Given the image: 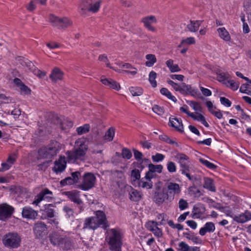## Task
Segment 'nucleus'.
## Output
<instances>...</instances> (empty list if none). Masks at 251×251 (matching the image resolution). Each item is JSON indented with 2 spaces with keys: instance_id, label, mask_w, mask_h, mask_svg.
Masks as SVG:
<instances>
[{
  "instance_id": "5",
  "label": "nucleus",
  "mask_w": 251,
  "mask_h": 251,
  "mask_svg": "<svg viewBox=\"0 0 251 251\" xmlns=\"http://www.w3.org/2000/svg\"><path fill=\"white\" fill-rule=\"evenodd\" d=\"M59 149L57 144L51 146L42 147L38 150L37 158L38 160L50 159L57 154Z\"/></svg>"
},
{
  "instance_id": "22",
  "label": "nucleus",
  "mask_w": 251,
  "mask_h": 251,
  "mask_svg": "<svg viewBox=\"0 0 251 251\" xmlns=\"http://www.w3.org/2000/svg\"><path fill=\"white\" fill-rule=\"evenodd\" d=\"M66 167V163L65 158H60L58 161L54 162V166L53 168V171L56 174L62 173Z\"/></svg>"
},
{
  "instance_id": "7",
  "label": "nucleus",
  "mask_w": 251,
  "mask_h": 251,
  "mask_svg": "<svg viewBox=\"0 0 251 251\" xmlns=\"http://www.w3.org/2000/svg\"><path fill=\"white\" fill-rule=\"evenodd\" d=\"M49 21L53 26H56L60 29H65L73 25V22L67 17L60 18L53 15H50Z\"/></svg>"
},
{
  "instance_id": "23",
  "label": "nucleus",
  "mask_w": 251,
  "mask_h": 251,
  "mask_svg": "<svg viewBox=\"0 0 251 251\" xmlns=\"http://www.w3.org/2000/svg\"><path fill=\"white\" fill-rule=\"evenodd\" d=\"M95 0H81L79 6V13L83 16L86 17V8L91 5Z\"/></svg>"
},
{
  "instance_id": "38",
  "label": "nucleus",
  "mask_w": 251,
  "mask_h": 251,
  "mask_svg": "<svg viewBox=\"0 0 251 251\" xmlns=\"http://www.w3.org/2000/svg\"><path fill=\"white\" fill-rule=\"evenodd\" d=\"M146 58L147 61L145 64L147 67H152L156 62V58L154 54H148L146 55Z\"/></svg>"
},
{
  "instance_id": "36",
  "label": "nucleus",
  "mask_w": 251,
  "mask_h": 251,
  "mask_svg": "<svg viewBox=\"0 0 251 251\" xmlns=\"http://www.w3.org/2000/svg\"><path fill=\"white\" fill-rule=\"evenodd\" d=\"M73 126V122L68 119H64L60 121V127L62 130H67Z\"/></svg>"
},
{
  "instance_id": "61",
  "label": "nucleus",
  "mask_w": 251,
  "mask_h": 251,
  "mask_svg": "<svg viewBox=\"0 0 251 251\" xmlns=\"http://www.w3.org/2000/svg\"><path fill=\"white\" fill-rule=\"evenodd\" d=\"M179 208L180 210H183L187 208L188 206V203L186 201L181 199L178 202Z\"/></svg>"
},
{
  "instance_id": "30",
  "label": "nucleus",
  "mask_w": 251,
  "mask_h": 251,
  "mask_svg": "<svg viewBox=\"0 0 251 251\" xmlns=\"http://www.w3.org/2000/svg\"><path fill=\"white\" fill-rule=\"evenodd\" d=\"M190 117L192 118L194 120L201 122L205 127H209V125L206 121L204 117L201 114L198 112H195L194 113H192Z\"/></svg>"
},
{
  "instance_id": "32",
  "label": "nucleus",
  "mask_w": 251,
  "mask_h": 251,
  "mask_svg": "<svg viewBox=\"0 0 251 251\" xmlns=\"http://www.w3.org/2000/svg\"><path fill=\"white\" fill-rule=\"evenodd\" d=\"M122 68H126L130 70H121L122 73L125 72L128 74H130L132 75H135L137 73V70L136 68L133 67L129 63H124L122 64Z\"/></svg>"
},
{
  "instance_id": "37",
  "label": "nucleus",
  "mask_w": 251,
  "mask_h": 251,
  "mask_svg": "<svg viewBox=\"0 0 251 251\" xmlns=\"http://www.w3.org/2000/svg\"><path fill=\"white\" fill-rule=\"evenodd\" d=\"M10 190L12 193L17 195L18 196H20L26 192V189L21 186H11Z\"/></svg>"
},
{
  "instance_id": "33",
  "label": "nucleus",
  "mask_w": 251,
  "mask_h": 251,
  "mask_svg": "<svg viewBox=\"0 0 251 251\" xmlns=\"http://www.w3.org/2000/svg\"><path fill=\"white\" fill-rule=\"evenodd\" d=\"M217 31L219 36L224 40L228 41L230 40V36L225 27L219 28Z\"/></svg>"
},
{
  "instance_id": "42",
  "label": "nucleus",
  "mask_w": 251,
  "mask_h": 251,
  "mask_svg": "<svg viewBox=\"0 0 251 251\" xmlns=\"http://www.w3.org/2000/svg\"><path fill=\"white\" fill-rule=\"evenodd\" d=\"M129 91L133 96H141L143 93V90L141 87H131L129 88Z\"/></svg>"
},
{
  "instance_id": "12",
  "label": "nucleus",
  "mask_w": 251,
  "mask_h": 251,
  "mask_svg": "<svg viewBox=\"0 0 251 251\" xmlns=\"http://www.w3.org/2000/svg\"><path fill=\"white\" fill-rule=\"evenodd\" d=\"M231 214H227V215L230 216L234 221L238 223H244L250 220H251V212L246 210L244 213H242L238 215H235L231 213Z\"/></svg>"
},
{
  "instance_id": "27",
  "label": "nucleus",
  "mask_w": 251,
  "mask_h": 251,
  "mask_svg": "<svg viewBox=\"0 0 251 251\" xmlns=\"http://www.w3.org/2000/svg\"><path fill=\"white\" fill-rule=\"evenodd\" d=\"M203 21L201 20H197V21H192L190 20V24L187 25V28L188 30L190 32H195L197 31L199 29V28Z\"/></svg>"
},
{
  "instance_id": "6",
  "label": "nucleus",
  "mask_w": 251,
  "mask_h": 251,
  "mask_svg": "<svg viewBox=\"0 0 251 251\" xmlns=\"http://www.w3.org/2000/svg\"><path fill=\"white\" fill-rule=\"evenodd\" d=\"M21 239L16 232L6 234L2 239V242L5 247L12 249L17 248L20 246Z\"/></svg>"
},
{
  "instance_id": "41",
  "label": "nucleus",
  "mask_w": 251,
  "mask_h": 251,
  "mask_svg": "<svg viewBox=\"0 0 251 251\" xmlns=\"http://www.w3.org/2000/svg\"><path fill=\"white\" fill-rule=\"evenodd\" d=\"M72 247V244L70 240L66 237L62 241L61 245L59 246V247L64 250H68L71 249Z\"/></svg>"
},
{
  "instance_id": "2",
  "label": "nucleus",
  "mask_w": 251,
  "mask_h": 251,
  "mask_svg": "<svg viewBox=\"0 0 251 251\" xmlns=\"http://www.w3.org/2000/svg\"><path fill=\"white\" fill-rule=\"evenodd\" d=\"M106 239L109 245V249L111 251H121L122 245V235L121 231L118 229L112 228L107 232Z\"/></svg>"
},
{
  "instance_id": "8",
  "label": "nucleus",
  "mask_w": 251,
  "mask_h": 251,
  "mask_svg": "<svg viewBox=\"0 0 251 251\" xmlns=\"http://www.w3.org/2000/svg\"><path fill=\"white\" fill-rule=\"evenodd\" d=\"M96 177L92 173H85L82 176V181L78 185V188L84 191H87L94 187Z\"/></svg>"
},
{
  "instance_id": "59",
  "label": "nucleus",
  "mask_w": 251,
  "mask_h": 251,
  "mask_svg": "<svg viewBox=\"0 0 251 251\" xmlns=\"http://www.w3.org/2000/svg\"><path fill=\"white\" fill-rule=\"evenodd\" d=\"M71 177L72 179L75 181V182L76 183L78 182L79 179L81 176V173L80 172L76 171L74 172H72L71 174Z\"/></svg>"
},
{
  "instance_id": "26",
  "label": "nucleus",
  "mask_w": 251,
  "mask_h": 251,
  "mask_svg": "<svg viewBox=\"0 0 251 251\" xmlns=\"http://www.w3.org/2000/svg\"><path fill=\"white\" fill-rule=\"evenodd\" d=\"M101 82L108 87L116 90H119L121 88L120 84L112 79H101Z\"/></svg>"
},
{
  "instance_id": "62",
  "label": "nucleus",
  "mask_w": 251,
  "mask_h": 251,
  "mask_svg": "<svg viewBox=\"0 0 251 251\" xmlns=\"http://www.w3.org/2000/svg\"><path fill=\"white\" fill-rule=\"evenodd\" d=\"M51 160H48L37 165L38 170H45L49 166V164Z\"/></svg>"
},
{
  "instance_id": "50",
  "label": "nucleus",
  "mask_w": 251,
  "mask_h": 251,
  "mask_svg": "<svg viewBox=\"0 0 251 251\" xmlns=\"http://www.w3.org/2000/svg\"><path fill=\"white\" fill-rule=\"evenodd\" d=\"M61 186H64L67 185H72L76 183L71 176L67 177L61 180L60 182Z\"/></svg>"
},
{
  "instance_id": "56",
  "label": "nucleus",
  "mask_w": 251,
  "mask_h": 251,
  "mask_svg": "<svg viewBox=\"0 0 251 251\" xmlns=\"http://www.w3.org/2000/svg\"><path fill=\"white\" fill-rule=\"evenodd\" d=\"M139 185L144 188L151 189L152 187V183L151 181L146 182L143 180V178L141 179L139 183Z\"/></svg>"
},
{
  "instance_id": "54",
  "label": "nucleus",
  "mask_w": 251,
  "mask_h": 251,
  "mask_svg": "<svg viewBox=\"0 0 251 251\" xmlns=\"http://www.w3.org/2000/svg\"><path fill=\"white\" fill-rule=\"evenodd\" d=\"M192 87L190 85H187L185 83L181 84L180 93L182 94H188L190 90H191Z\"/></svg>"
},
{
  "instance_id": "47",
  "label": "nucleus",
  "mask_w": 251,
  "mask_h": 251,
  "mask_svg": "<svg viewBox=\"0 0 251 251\" xmlns=\"http://www.w3.org/2000/svg\"><path fill=\"white\" fill-rule=\"evenodd\" d=\"M244 7L248 14V20L251 21V12L249 13V11L251 10V1L250 0L245 1L244 2Z\"/></svg>"
},
{
  "instance_id": "29",
  "label": "nucleus",
  "mask_w": 251,
  "mask_h": 251,
  "mask_svg": "<svg viewBox=\"0 0 251 251\" xmlns=\"http://www.w3.org/2000/svg\"><path fill=\"white\" fill-rule=\"evenodd\" d=\"M129 199L133 201H138L141 199V195L137 190L130 187L129 191Z\"/></svg>"
},
{
  "instance_id": "4",
  "label": "nucleus",
  "mask_w": 251,
  "mask_h": 251,
  "mask_svg": "<svg viewBox=\"0 0 251 251\" xmlns=\"http://www.w3.org/2000/svg\"><path fill=\"white\" fill-rule=\"evenodd\" d=\"M175 158L179 165L181 174L185 175L190 180H192L193 177L190 175V161L189 156L184 153L177 152Z\"/></svg>"
},
{
  "instance_id": "35",
  "label": "nucleus",
  "mask_w": 251,
  "mask_h": 251,
  "mask_svg": "<svg viewBox=\"0 0 251 251\" xmlns=\"http://www.w3.org/2000/svg\"><path fill=\"white\" fill-rule=\"evenodd\" d=\"M53 205L51 204L45 205L44 210V214L48 218H53L54 216V210L53 208Z\"/></svg>"
},
{
  "instance_id": "48",
  "label": "nucleus",
  "mask_w": 251,
  "mask_h": 251,
  "mask_svg": "<svg viewBox=\"0 0 251 251\" xmlns=\"http://www.w3.org/2000/svg\"><path fill=\"white\" fill-rule=\"evenodd\" d=\"M89 125L88 124H85L83 126L77 127L76 129V131L78 134L81 135L88 132L89 130Z\"/></svg>"
},
{
  "instance_id": "46",
  "label": "nucleus",
  "mask_w": 251,
  "mask_h": 251,
  "mask_svg": "<svg viewBox=\"0 0 251 251\" xmlns=\"http://www.w3.org/2000/svg\"><path fill=\"white\" fill-rule=\"evenodd\" d=\"M156 73L154 71H151L149 74V81L153 87L157 86V82L155 80L156 77Z\"/></svg>"
},
{
  "instance_id": "28",
  "label": "nucleus",
  "mask_w": 251,
  "mask_h": 251,
  "mask_svg": "<svg viewBox=\"0 0 251 251\" xmlns=\"http://www.w3.org/2000/svg\"><path fill=\"white\" fill-rule=\"evenodd\" d=\"M101 3V1L100 0H95L91 5L88 6L86 8V16H87V12H92L93 13L98 12L100 9Z\"/></svg>"
},
{
  "instance_id": "3",
  "label": "nucleus",
  "mask_w": 251,
  "mask_h": 251,
  "mask_svg": "<svg viewBox=\"0 0 251 251\" xmlns=\"http://www.w3.org/2000/svg\"><path fill=\"white\" fill-rule=\"evenodd\" d=\"M87 150V146L84 143H80L78 147L68 151L66 154L69 162L75 163L84 160Z\"/></svg>"
},
{
  "instance_id": "19",
  "label": "nucleus",
  "mask_w": 251,
  "mask_h": 251,
  "mask_svg": "<svg viewBox=\"0 0 251 251\" xmlns=\"http://www.w3.org/2000/svg\"><path fill=\"white\" fill-rule=\"evenodd\" d=\"M66 236L61 235L59 232H54L50 235V240L54 246L59 247Z\"/></svg>"
},
{
  "instance_id": "15",
  "label": "nucleus",
  "mask_w": 251,
  "mask_h": 251,
  "mask_svg": "<svg viewBox=\"0 0 251 251\" xmlns=\"http://www.w3.org/2000/svg\"><path fill=\"white\" fill-rule=\"evenodd\" d=\"M63 194L66 196L72 201L80 205L82 203V201L80 198V192L76 190L64 192Z\"/></svg>"
},
{
  "instance_id": "40",
  "label": "nucleus",
  "mask_w": 251,
  "mask_h": 251,
  "mask_svg": "<svg viewBox=\"0 0 251 251\" xmlns=\"http://www.w3.org/2000/svg\"><path fill=\"white\" fill-rule=\"evenodd\" d=\"M161 94L166 96L169 99L171 100L174 102H176L177 100L176 97L172 95L171 92L166 88H162L160 90Z\"/></svg>"
},
{
  "instance_id": "64",
  "label": "nucleus",
  "mask_w": 251,
  "mask_h": 251,
  "mask_svg": "<svg viewBox=\"0 0 251 251\" xmlns=\"http://www.w3.org/2000/svg\"><path fill=\"white\" fill-rule=\"evenodd\" d=\"M228 77V75L224 73L217 74V79L219 81L222 82L226 80Z\"/></svg>"
},
{
  "instance_id": "21",
  "label": "nucleus",
  "mask_w": 251,
  "mask_h": 251,
  "mask_svg": "<svg viewBox=\"0 0 251 251\" xmlns=\"http://www.w3.org/2000/svg\"><path fill=\"white\" fill-rule=\"evenodd\" d=\"M64 73L58 68H54L50 75V79L53 82L62 80L63 78Z\"/></svg>"
},
{
  "instance_id": "17",
  "label": "nucleus",
  "mask_w": 251,
  "mask_h": 251,
  "mask_svg": "<svg viewBox=\"0 0 251 251\" xmlns=\"http://www.w3.org/2000/svg\"><path fill=\"white\" fill-rule=\"evenodd\" d=\"M158 224L157 222L153 221H149L146 224V227L151 231L154 235L157 237H160L162 235L161 230L158 227Z\"/></svg>"
},
{
  "instance_id": "57",
  "label": "nucleus",
  "mask_w": 251,
  "mask_h": 251,
  "mask_svg": "<svg viewBox=\"0 0 251 251\" xmlns=\"http://www.w3.org/2000/svg\"><path fill=\"white\" fill-rule=\"evenodd\" d=\"M189 104L194 110L198 111L199 112H201L202 111V107L199 103L193 101H190L189 102Z\"/></svg>"
},
{
  "instance_id": "14",
  "label": "nucleus",
  "mask_w": 251,
  "mask_h": 251,
  "mask_svg": "<svg viewBox=\"0 0 251 251\" xmlns=\"http://www.w3.org/2000/svg\"><path fill=\"white\" fill-rule=\"evenodd\" d=\"M14 208L6 204H3L0 206V218L1 220H5L9 218L12 214Z\"/></svg>"
},
{
  "instance_id": "25",
  "label": "nucleus",
  "mask_w": 251,
  "mask_h": 251,
  "mask_svg": "<svg viewBox=\"0 0 251 251\" xmlns=\"http://www.w3.org/2000/svg\"><path fill=\"white\" fill-rule=\"evenodd\" d=\"M215 230V225L212 222L206 223L204 226L201 228L199 231V233L201 236H204L206 232H213Z\"/></svg>"
},
{
  "instance_id": "18",
  "label": "nucleus",
  "mask_w": 251,
  "mask_h": 251,
  "mask_svg": "<svg viewBox=\"0 0 251 251\" xmlns=\"http://www.w3.org/2000/svg\"><path fill=\"white\" fill-rule=\"evenodd\" d=\"M205 212V208L202 204L195 205L192 211V218L198 219L202 218Z\"/></svg>"
},
{
  "instance_id": "31",
  "label": "nucleus",
  "mask_w": 251,
  "mask_h": 251,
  "mask_svg": "<svg viewBox=\"0 0 251 251\" xmlns=\"http://www.w3.org/2000/svg\"><path fill=\"white\" fill-rule=\"evenodd\" d=\"M204 181L203 187L204 188L211 192H214L216 191V188L212 179L208 177H204Z\"/></svg>"
},
{
  "instance_id": "53",
  "label": "nucleus",
  "mask_w": 251,
  "mask_h": 251,
  "mask_svg": "<svg viewBox=\"0 0 251 251\" xmlns=\"http://www.w3.org/2000/svg\"><path fill=\"white\" fill-rule=\"evenodd\" d=\"M167 168L168 172L171 173H173L176 171V164L172 161H169L167 164Z\"/></svg>"
},
{
  "instance_id": "58",
  "label": "nucleus",
  "mask_w": 251,
  "mask_h": 251,
  "mask_svg": "<svg viewBox=\"0 0 251 251\" xmlns=\"http://www.w3.org/2000/svg\"><path fill=\"white\" fill-rule=\"evenodd\" d=\"M165 156L159 153H156L152 156V159L154 162H158L162 161L164 159Z\"/></svg>"
},
{
  "instance_id": "16",
  "label": "nucleus",
  "mask_w": 251,
  "mask_h": 251,
  "mask_svg": "<svg viewBox=\"0 0 251 251\" xmlns=\"http://www.w3.org/2000/svg\"><path fill=\"white\" fill-rule=\"evenodd\" d=\"M141 21L143 23L144 26L149 30L152 32H155L156 31V28L151 25L152 24L157 23V20L155 16H149L144 17L142 18Z\"/></svg>"
},
{
  "instance_id": "24",
  "label": "nucleus",
  "mask_w": 251,
  "mask_h": 251,
  "mask_svg": "<svg viewBox=\"0 0 251 251\" xmlns=\"http://www.w3.org/2000/svg\"><path fill=\"white\" fill-rule=\"evenodd\" d=\"M170 126L174 127L179 132L183 131V126L181 120H179L176 118H170L169 120Z\"/></svg>"
},
{
  "instance_id": "9",
  "label": "nucleus",
  "mask_w": 251,
  "mask_h": 251,
  "mask_svg": "<svg viewBox=\"0 0 251 251\" xmlns=\"http://www.w3.org/2000/svg\"><path fill=\"white\" fill-rule=\"evenodd\" d=\"M47 225L42 222H38L34 224L33 231L37 238H42L47 233Z\"/></svg>"
},
{
  "instance_id": "39",
  "label": "nucleus",
  "mask_w": 251,
  "mask_h": 251,
  "mask_svg": "<svg viewBox=\"0 0 251 251\" xmlns=\"http://www.w3.org/2000/svg\"><path fill=\"white\" fill-rule=\"evenodd\" d=\"M115 130L114 127H110L105 134L104 139L108 141H112L115 135Z\"/></svg>"
},
{
  "instance_id": "49",
  "label": "nucleus",
  "mask_w": 251,
  "mask_h": 251,
  "mask_svg": "<svg viewBox=\"0 0 251 251\" xmlns=\"http://www.w3.org/2000/svg\"><path fill=\"white\" fill-rule=\"evenodd\" d=\"M61 186H64L67 185H72L76 183L71 176L67 177L61 180L60 182Z\"/></svg>"
},
{
  "instance_id": "34",
  "label": "nucleus",
  "mask_w": 251,
  "mask_h": 251,
  "mask_svg": "<svg viewBox=\"0 0 251 251\" xmlns=\"http://www.w3.org/2000/svg\"><path fill=\"white\" fill-rule=\"evenodd\" d=\"M184 237L189 240L192 241L196 244L201 243V240L199 237L196 236L192 232H184L183 233Z\"/></svg>"
},
{
  "instance_id": "13",
  "label": "nucleus",
  "mask_w": 251,
  "mask_h": 251,
  "mask_svg": "<svg viewBox=\"0 0 251 251\" xmlns=\"http://www.w3.org/2000/svg\"><path fill=\"white\" fill-rule=\"evenodd\" d=\"M167 192L171 200H173L175 195H178L181 193L180 186L175 182H169L167 184Z\"/></svg>"
},
{
  "instance_id": "43",
  "label": "nucleus",
  "mask_w": 251,
  "mask_h": 251,
  "mask_svg": "<svg viewBox=\"0 0 251 251\" xmlns=\"http://www.w3.org/2000/svg\"><path fill=\"white\" fill-rule=\"evenodd\" d=\"M199 161L203 165L207 167L208 168L212 170L216 169L217 166L215 164L211 163L207 160L204 158H201L199 159Z\"/></svg>"
},
{
  "instance_id": "51",
  "label": "nucleus",
  "mask_w": 251,
  "mask_h": 251,
  "mask_svg": "<svg viewBox=\"0 0 251 251\" xmlns=\"http://www.w3.org/2000/svg\"><path fill=\"white\" fill-rule=\"evenodd\" d=\"M37 0H32L26 5V9L30 12L34 11L36 8Z\"/></svg>"
},
{
  "instance_id": "20",
  "label": "nucleus",
  "mask_w": 251,
  "mask_h": 251,
  "mask_svg": "<svg viewBox=\"0 0 251 251\" xmlns=\"http://www.w3.org/2000/svg\"><path fill=\"white\" fill-rule=\"evenodd\" d=\"M22 215L24 218L30 219H35L38 215L36 211L29 207H25L23 208Z\"/></svg>"
},
{
  "instance_id": "11",
  "label": "nucleus",
  "mask_w": 251,
  "mask_h": 251,
  "mask_svg": "<svg viewBox=\"0 0 251 251\" xmlns=\"http://www.w3.org/2000/svg\"><path fill=\"white\" fill-rule=\"evenodd\" d=\"M52 198V192L47 188L42 190L35 197L33 202V204L38 205L42 201L49 200Z\"/></svg>"
},
{
  "instance_id": "55",
  "label": "nucleus",
  "mask_w": 251,
  "mask_h": 251,
  "mask_svg": "<svg viewBox=\"0 0 251 251\" xmlns=\"http://www.w3.org/2000/svg\"><path fill=\"white\" fill-rule=\"evenodd\" d=\"M131 177L133 181L139 180L140 178V172L137 169H134L131 171Z\"/></svg>"
},
{
  "instance_id": "10",
  "label": "nucleus",
  "mask_w": 251,
  "mask_h": 251,
  "mask_svg": "<svg viewBox=\"0 0 251 251\" xmlns=\"http://www.w3.org/2000/svg\"><path fill=\"white\" fill-rule=\"evenodd\" d=\"M171 201V197L169 196L168 193L165 189L160 190L155 192L153 196V201L156 203L160 204L163 203L165 200Z\"/></svg>"
},
{
  "instance_id": "52",
  "label": "nucleus",
  "mask_w": 251,
  "mask_h": 251,
  "mask_svg": "<svg viewBox=\"0 0 251 251\" xmlns=\"http://www.w3.org/2000/svg\"><path fill=\"white\" fill-rule=\"evenodd\" d=\"M12 99L4 94H0V105L2 103H9L11 102Z\"/></svg>"
},
{
  "instance_id": "44",
  "label": "nucleus",
  "mask_w": 251,
  "mask_h": 251,
  "mask_svg": "<svg viewBox=\"0 0 251 251\" xmlns=\"http://www.w3.org/2000/svg\"><path fill=\"white\" fill-rule=\"evenodd\" d=\"M149 169L152 172L161 173L163 169V166L161 165H154L153 164H149Z\"/></svg>"
},
{
  "instance_id": "63",
  "label": "nucleus",
  "mask_w": 251,
  "mask_h": 251,
  "mask_svg": "<svg viewBox=\"0 0 251 251\" xmlns=\"http://www.w3.org/2000/svg\"><path fill=\"white\" fill-rule=\"evenodd\" d=\"M152 109L154 112L156 113L158 115H161L164 113L163 108L157 105H154L153 106Z\"/></svg>"
},
{
  "instance_id": "60",
  "label": "nucleus",
  "mask_w": 251,
  "mask_h": 251,
  "mask_svg": "<svg viewBox=\"0 0 251 251\" xmlns=\"http://www.w3.org/2000/svg\"><path fill=\"white\" fill-rule=\"evenodd\" d=\"M122 155L123 158L127 159H130L132 156V153L130 151L127 149H124L122 151Z\"/></svg>"
},
{
  "instance_id": "45",
  "label": "nucleus",
  "mask_w": 251,
  "mask_h": 251,
  "mask_svg": "<svg viewBox=\"0 0 251 251\" xmlns=\"http://www.w3.org/2000/svg\"><path fill=\"white\" fill-rule=\"evenodd\" d=\"M225 83L227 87H229L234 91L238 89L239 85V83L235 81L234 80H227Z\"/></svg>"
},
{
  "instance_id": "1",
  "label": "nucleus",
  "mask_w": 251,
  "mask_h": 251,
  "mask_svg": "<svg viewBox=\"0 0 251 251\" xmlns=\"http://www.w3.org/2000/svg\"><path fill=\"white\" fill-rule=\"evenodd\" d=\"M95 216L85 219L84 228L95 229L101 226L103 229H106L109 226L106 216L103 211L98 210L95 212Z\"/></svg>"
}]
</instances>
